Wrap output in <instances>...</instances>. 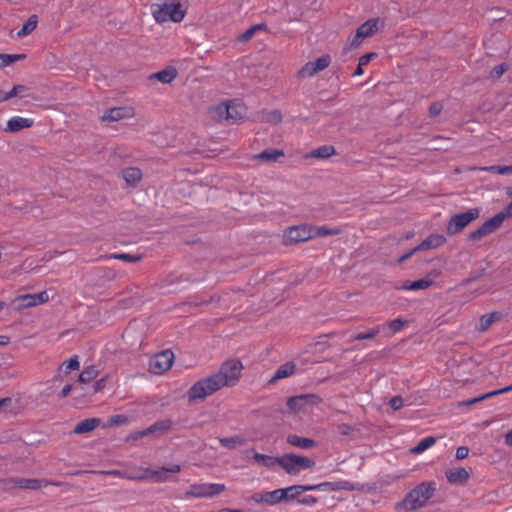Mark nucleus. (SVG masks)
Returning <instances> with one entry per match:
<instances>
[{"label": "nucleus", "mask_w": 512, "mask_h": 512, "mask_svg": "<svg viewBox=\"0 0 512 512\" xmlns=\"http://www.w3.org/2000/svg\"><path fill=\"white\" fill-rule=\"evenodd\" d=\"M71 391H72V385L68 384V385L63 387V389L60 392V396L62 398H65V397H67L70 394Z\"/></svg>", "instance_id": "60"}, {"label": "nucleus", "mask_w": 512, "mask_h": 512, "mask_svg": "<svg viewBox=\"0 0 512 512\" xmlns=\"http://www.w3.org/2000/svg\"><path fill=\"white\" fill-rule=\"evenodd\" d=\"M284 156V152L279 149L271 148L266 149L255 156V159L264 162H276L279 158Z\"/></svg>", "instance_id": "28"}, {"label": "nucleus", "mask_w": 512, "mask_h": 512, "mask_svg": "<svg viewBox=\"0 0 512 512\" xmlns=\"http://www.w3.org/2000/svg\"><path fill=\"white\" fill-rule=\"evenodd\" d=\"M32 123L31 119L15 116L8 120L6 131L18 132L24 128L31 127Z\"/></svg>", "instance_id": "24"}, {"label": "nucleus", "mask_w": 512, "mask_h": 512, "mask_svg": "<svg viewBox=\"0 0 512 512\" xmlns=\"http://www.w3.org/2000/svg\"><path fill=\"white\" fill-rule=\"evenodd\" d=\"M352 427L348 424H340L338 426V432L342 435H349L352 432Z\"/></svg>", "instance_id": "57"}, {"label": "nucleus", "mask_w": 512, "mask_h": 512, "mask_svg": "<svg viewBox=\"0 0 512 512\" xmlns=\"http://www.w3.org/2000/svg\"><path fill=\"white\" fill-rule=\"evenodd\" d=\"M446 242V238L443 235L432 234L428 236L425 240H423L418 246L415 247V250H428L435 249L442 246Z\"/></svg>", "instance_id": "19"}, {"label": "nucleus", "mask_w": 512, "mask_h": 512, "mask_svg": "<svg viewBox=\"0 0 512 512\" xmlns=\"http://www.w3.org/2000/svg\"><path fill=\"white\" fill-rule=\"evenodd\" d=\"M381 331L380 326L373 327L369 329L367 332L357 334L353 340H367L375 338Z\"/></svg>", "instance_id": "44"}, {"label": "nucleus", "mask_w": 512, "mask_h": 512, "mask_svg": "<svg viewBox=\"0 0 512 512\" xmlns=\"http://www.w3.org/2000/svg\"><path fill=\"white\" fill-rule=\"evenodd\" d=\"M177 77V70L174 67H167L149 76V80H158L161 83L169 84Z\"/></svg>", "instance_id": "22"}, {"label": "nucleus", "mask_w": 512, "mask_h": 512, "mask_svg": "<svg viewBox=\"0 0 512 512\" xmlns=\"http://www.w3.org/2000/svg\"><path fill=\"white\" fill-rule=\"evenodd\" d=\"M135 116V110L129 106L114 107L106 110L101 116V120L105 122L120 121L130 119Z\"/></svg>", "instance_id": "14"}, {"label": "nucleus", "mask_w": 512, "mask_h": 512, "mask_svg": "<svg viewBox=\"0 0 512 512\" xmlns=\"http://www.w3.org/2000/svg\"><path fill=\"white\" fill-rule=\"evenodd\" d=\"M64 367L65 369V373H69L70 371H73V370H78L79 367H80V363L78 361V358L77 356L69 359L68 361H65L62 363L60 369H62Z\"/></svg>", "instance_id": "47"}, {"label": "nucleus", "mask_w": 512, "mask_h": 512, "mask_svg": "<svg viewBox=\"0 0 512 512\" xmlns=\"http://www.w3.org/2000/svg\"><path fill=\"white\" fill-rule=\"evenodd\" d=\"M331 63L329 55H324L315 61L307 62L298 72L297 77L305 79L314 76L320 71L326 69Z\"/></svg>", "instance_id": "12"}, {"label": "nucleus", "mask_w": 512, "mask_h": 512, "mask_svg": "<svg viewBox=\"0 0 512 512\" xmlns=\"http://www.w3.org/2000/svg\"><path fill=\"white\" fill-rule=\"evenodd\" d=\"M330 485L329 482H324L316 485H293L287 488H284L286 490V500L287 499H295L300 494L312 491V490H326V487Z\"/></svg>", "instance_id": "17"}, {"label": "nucleus", "mask_w": 512, "mask_h": 512, "mask_svg": "<svg viewBox=\"0 0 512 512\" xmlns=\"http://www.w3.org/2000/svg\"><path fill=\"white\" fill-rule=\"evenodd\" d=\"M180 470H181L180 465L176 464V465H172L168 468H162L159 471H147V473L145 475L139 476L136 478L137 479H146L149 477H154L156 481L162 482L167 479L166 475H165L166 472L178 473V472H180ZM130 478L132 479L133 477H130Z\"/></svg>", "instance_id": "23"}, {"label": "nucleus", "mask_w": 512, "mask_h": 512, "mask_svg": "<svg viewBox=\"0 0 512 512\" xmlns=\"http://www.w3.org/2000/svg\"><path fill=\"white\" fill-rule=\"evenodd\" d=\"M151 12L158 23L167 21L181 22L185 17V11L180 3L153 4Z\"/></svg>", "instance_id": "2"}, {"label": "nucleus", "mask_w": 512, "mask_h": 512, "mask_svg": "<svg viewBox=\"0 0 512 512\" xmlns=\"http://www.w3.org/2000/svg\"><path fill=\"white\" fill-rule=\"evenodd\" d=\"M500 318V314L497 312H493L490 314L483 315L480 318L478 331L484 332L490 328V326Z\"/></svg>", "instance_id": "35"}, {"label": "nucleus", "mask_w": 512, "mask_h": 512, "mask_svg": "<svg viewBox=\"0 0 512 512\" xmlns=\"http://www.w3.org/2000/svg\"><path fill=\"white\" fill-rule=\"evenodd\" d=\"M37 23H38L37 16L32 15L28 19V21L23 25V27L17 32V37L24 38L27 35H29L32 31L35 30V28L37 27Z\"/></svg>", "instance_id": "37"}, {"label": "nucleus", "mask_w": 512, "mask_h": 512, "mask_svg": "<svg viewBox=\"0 0 512 512\" xmlns=\"http://www.w3.org/2000/svg\"><path fill=\"white\" fill-rule=\"evenodd\" d=\"M512 391V383L502 389H498V390H494V391H491V392H488L486 394H483L479 397H476V398H473L471 400H468V401H464L462 403H460V405H466V406H469V405H472V404H475V403H478L480 401H483L485 399H489L491 397H494L496 395H500V394H504V393H508Z\"/></svg>", "instance_id": "27"}, {"label": "nucleus", "mask_w": 512, "mask_h": 512, "mask_svg": "<svg viewBox=\"0 0 512 512\" xmlns=\"http://www.w3.org/2000/svg\"><path fill=\"white\" fill-rule=\"evenodd\" d=\"M404 400L400 396H395L390 400V406L393 410H399L403 407Z\"/></svg>", "instance_id": "52"}, {"label": "nucleus", "mask_w": 512, "mask_h": 512, "mask_svg": "<svg viewBox=\"0 0 512 512\" xmlns=\"http://www.w3.org/2000/svg\"><path fill=\"white\" fill-rule=\"evenodd\" d=\"M509 66L506 63L496 65L490 72L489 78L496 80L499 79L507 70Z\"/></svg>", "instance_id": "46"}, {"label": "nucleus", "mask_w": 512, "mask_h": 512, "mask_svg": "<svg viewBox=\"0 0 512 512\" xmlns=\"http://www.w3.org/2000/svg\"><path fill=\"white\" fill-rule=\"evenodd\" d=\"M419 250H415V248H413L411 251H409L408 253L402 255L399 259H398V262L399 263H402L406 260H408L412 255H414L416 252H418Z\"/></svg>", "instance_id": "59"}, {"label": "nucleus", "mask_w": 512, "mask_h": 512, "mask_svg": "<svg viewBox=\"0 0 512 512\" xmlns=\"http://www.w3.org/2000/svg\"><path fill=\"white\" fill-rule=\"evenodd\" d=\"M98 376L97 369L91 365L86 367L78 376V380L82 383H89Z\"/></svg>", "instance_id": "40"}, {"label": "nucleus", "mask_w": 512, "mask_h": 512, "mask_svg": "<svg viewBox=\"0 0 512 512\" xmlns=\"http://www.w3.org/2000/svg\"><path fill=\"white\" fill-rule=\"evenodd\" d=\"M172 425H173V421L170 420V419H165V420H162V421L155 422L154 424H152L148 428L136 432L134 438L138 439V438L146 437V436H148L150 434H154V433H164V432H167L168 430H170Z\"/></svg>", "instance_id": "18"}, {"label": "nucleus", "mask_w": 512, "mask_h": 512, "mask_svg": "<svg viewBox=\"0 0 512 512\" xmlns=\"http://www.w3.org/2000/svg\"><path fill=\"white\" fill-rule=\"evenodd\" d=\"M512 216V201L494 217L499 219V224L502 225L503 221Z\"/></svg>", "instance_id": "51"}, {"label": "nucleus", "mask_w": 512, "mask_h": 512, "mask_svg": "<svg viewBox=\"0 0 512 512\" xmlns=\"http://www.w3.org/2000/svg\"><path fill=\"white\" fill-rule=\"evenodd\" d=\"M278 465L281 466L286 473L298 475L301 470L313 468L315 462L306 456L287 453L279 457Z\"/></svg>", "instance_id": "5"}, {"label": "nucleus", "mask_w": 512, "mask_h": 512, "mask_svg": "<svg viewBox=\"0 0 512 512\" xmlns=\"http://www.w3.org/2000/svg\"><path fill=\"white\" fill-rule=\"evenodd\" d=\"M122 176L129 185L134 186L140 182L142 178V172L139 168L129 167L122 171Z\"/></svg>", "instance_id": "30"}, {"label": "nucleus", "mask_w": 512, "mask_h": 512, "mask_svg": "<svg viewBox=\"0 0 512 512\" xmlns=\"http://www.w3.org/2000/svg\"><path fill=\"white\" fill-rule=\"evenodd\" d=\"M340 233V229L338 228H327L325 226H313V238L318 236H329V235H338Z\"/></svg>", "instance_id": "42"}, {"label": "nucleus", "mask_w": 512, "mask_h": 512, "mask_svg": "<svg viewBox=\"0 0 512 512\" xmlns=\"http://www.w3.org/2000/svg\"><path fill=\"white\" fill-rule=\"evenodd\" d=\"M505 443L508 446H512V430H510L505 436Z\"/></svg>", "instance_id": "62"}, {"label": "nucleus", "mask_w": 512, "mask_h": 512, "mask_svg": "<svg viewBox=\"0 0 512 512\" xmlns=\"http://www.w3.org/2000/svg\"><path fill=\"white\" fill-rule=\"evenodd\" d=\"M441 110H442V107H441V105H440V104H438V103H434V104H432V105L430 106V109H429L430 114H431L432 116H437V115H439V114H440V112H441Z\"/></svg>", "instance_id": "58"}, {"label": "nucleus", "mask_w": 512, "mask_h": 512, "mask_svg": "<svg viewBox=\"0 0 512 512\" xmlns=\"http://www.w3.org/2000/svg\"><path fill=\"white\" fill-rule=\"evenodd\" d=\"M286 440L287 443H289L290 445L301 449H310L316 445L314 440L310 438L300 437L298 435H289Z\"/></svg>", "instance_id": "26"}, {"label": "nucleus", "mask_w": 512, "mask_h": 512, "mask_svg": "<svg viewBox=\"0 0 512 512\" xmlns=\"http://www.w3.org/2000/svg\"><path fill=\"white\" fill-rule=\"evenodd\" d=\"M468 454H469V449L466 446H460L456 450V458L458 460L465 459L468 456Z\"/></svg>", "instance_id": "53"}, {"label": "nucleus", "mask_w": 512, "mask_h": 512, "mask_svg": "<svg viewBox=\"0 0 512 512\" xmlns=\"http://www.w3.org/2000/svg\"><path fill=\"white\" fill-rule=\"evenodd\" d=\"M432 280L428 278L419 279L414 282H407L403 286L400 287V289L403 290H424L431 286Z\"/></svg>", "instance_id": "36"}, {"label": "nucleus", "mask_w": 512, "mask_h": 512, "mask_svg": "<svg viewBox=\"0 0 512 512\" xmlns=\"http://www.w3.org/2000/svg\"><path fill=\"white\" fill-rule=\"evenodd\" d=\"M406 323H407L406 320H404L402 318H396L394 320H391L388 323V326L391 329L392 333H397L404 328Z\"/></svg>", "instance_id": "49"}, {"label": "nucleus", "mask_w": 512, "mask_h": 512, "mask_svg": "<svg viewBox=\"0 0 512 512\" xmlns=\"http://www.w3.org/2000/svg\"><path fill=\"white\" fill-rule=\"evenodd\" d=\"M49 300L48 293L42 291L35 294H24L17 296L11 301V305L15 310H23L25 308L34 307L40 304H44Z\"/></svg>", "instance_id": "8"}, {"label": "nucleus", "mask_w": 512, "mask_h": 512, "mask_svg": "<svg viewBox=\"0 0 512 512\" xmlns=\"http://www.w3.org/2000/svg\"><path fill=\"white\" fill-rule=\"evenodd\" d=\"M10 342V339L8 336L0 335V346H5Z\"/></svg>", "instance_id": "63"}, {"label": "nucleus", "mask_w": 512, "mask_h": 512, "mask_svg": "<svg viewBox=\"0 0 512 512\" xmlns=\"http://www.w3.org/2000/svg\"><path fill=\"white\" fill-rule=\"evenodd\" d=\"M298 502L303 505L312 506L318 502V499L314 496H306V497L299 499Z\"/></svg>", "instance_id": "54"}, {"label": "nucleus", "mask_w": 512, "mask_h": 512, "mask_svg": "<svg viewBox=\"0 0 512 512\" xmlns=\"http://www.w3.org/2000/svg\"><path fill=\"white\" fill-rule=\"evenodd\" d=\"M242 369L243 365L240 360L231 359L224 362L221 365L220 370L213 375L215 376L221 388L226 386H234L240 379Z\"/></svg>", "instance_id": "3"}, {"label": "nucleus", "mask_w": 512, "mask_h": 512, "mask_svg": "<svg viewBox=\"0 0 512 512\" xmlns=\"http://www.w3.org/2000/svg\"><path fill=\"white\" fill-rule=\"evenodd\" d=\"M25 91L26 87L24 85H15L9 92H4L5 101L11 99L12 97L22 95V93Z\"/></svg>", "instance_id": "50"}, {"label": "nucleus", "mask_w": 512, "mask_h": 512, "mask_svg": "<svg viewBox=\"0 0 512 512\" xmlns=\"http://www.w3.org/2000/svg\"><path fill=\"white\" fill-rule=\"evenodd\" d=\"M322 402L320 396L316 394H302L290 397L287 400V406L295 412L305 411L309 407L317 406Z\"/></svg>", "instance_id": "11"}, {"label": "nucleus", "mask_w": 512, "mask_h": 512, "mask_svg": "<svg viewBox=\"0 0 512 512\" xmlns=\"http://www.w3.org/2000/svg\"><path fill=\"white\" fill-rule=\"evenodd\" d=\"M245 115V108L234 102L229 103V115H227V120H239L243 118Z\"/></svg>", "instance_id": "38"}, {"label": "nucleus", "mask_w": 512, "mask_h": 512, "mask_svg": "<svg viewBox=\"0 0 512 512\" xmlns=\"http://www.w3.org/2000/svg\"><path fill=\"white\" fill-rule=\"evenodd\" d=\"M173 361L174 354L171 350L162 351L150 359L149 370L153 374L160 375L171 368Z\"/></svg>", "instance_id": "10"}, {"label": "nucleus", "mask_w": 512, "mask_h": 512, "mask_svg": "<svg viewBox=\"0 0 512 512\" xmlns=\"http://www.w3.org/2000/svg\"><path fill=\"white\" fill-rule=\"evenodd\" d=\"M479 170L497 173V174H501V175H506V174H512V165H508V166L493 165V166L481 167V168H479Z\"/></svg>", "instance_id": "43"}, {"label": "nucleus", "mask_w": 512, "mask_h": 512, "mask_svg": "<svg viewBox=\"0 0 512 512\" xmlns=\"http://www.w3.org/2000/svg\"><path fill=\"white\" fill-rule=\"evenodd\" d=\"M436 440L434 437L429 436L421 439L419 443L411 449V452L414 454H420L427 450L428 448L432 447L435 444Z\"/></svg>", "instance_id": "39"}, {"label": "nucleus", "mask_w": 512, "mask_h": 512, "mask_svg": "<svg viewBox=\"0 0 512 512\" xmlns=\"http://www.w3.org/2000/svg\"><path fill=\"white\" fill-rule=\"evenodd\" d=\"M220 444L227 449H235L246 444V439L236 435L232 437H223L219 439Z\"/></svg>", "instance_id": "31"}, {"label": "nucleus", "mask_w": 512, "mask_h": 512, "mask_svg": "<svg viewBox=\"0 0 512 512\" xmlns=\"http://www.w3.org/2000/svg\"><path fill=\"white\" fill-rule=\"evenodd\" d=\"M364 38L365 37L363 35H360V32L357 30L356 34L354 35V37L351 40V46H353V47L359 46L362 43Z\"/></svg>", "instance_id": "56"}, {"label": "nucleus", "mask_w": 512, "mask_h": 512, "mask_svg": "<svg viewBox=\"0 0 512 512\" xmlns=\"http://www.w3.org/2000/svg\"><path fill=\"white\" fill-rule=\"evenodd\" d=\"M221 389L218 381L214 375L201 379L194 383L187 392L188 401L194 403L199 400H204L207 396L212 395Z\"/></svg>", "instance_id": "4"}, {"label": "nucleus", "mask_w": 512, "mask_h": 512, "mask_svg": "<svg viewBox=\"0 0 512 512\" xmlns=\"http://www.w3.org/2000/svg\"><path fill=\"white\" fill-rule=\"evenodd\" d=\"M253 459L260 465L267 467V468H273L276 465H278L279 457L269 456L265 454H261L258 452H255L253 455Z\"/></svg>", "instance_id": "33"}, {"label": "nucleus", "mask_w": 512, "mask_h": 512, "mask_svg": "<svg viewBox=\"0 0 512 512\" xmlns=\"http://www.w3.org/2000/svg\"><path fill=\"white\" fill-rule=\"evenodd\" d=\"M435 487L431 483L423 482L412 489L399 504L406 511H412L423 507L433 496Z\"/></svg>", "instance_id": "1"}, {"label": "nucleus", "mask_w": 512, "mask_h": 512, "mask_svg": "<svg viewBox=\"0 0 512 512\" xmlns=\"http://www.w3.org/2000/svg\"><path fill=\"white\" fill-rule=\"evenodd\" d=\"M24 58V54H0V68L10 66L14 62Z\"/></svg>", "instance_id": "41"}, {"label": "nucleus", "mask_w": 512, "mask_h": 512, "mask_svg": "<svg viewBox=\"0 0 512 512\" xmlns=\"http://www.w3.org/2000/svg\"><path fill=\"white\" fill-rule=\"evenodd\" d=\"M336 153L335 148L331 145L320 146L308 154V157L326 159Z\"/></svg>", "instance_id": "32"}, {"label": "nucleus", "mask_w": 512, "mask_h": 512, "mask_svg": "<svg viewBox=\"0 0 512 512\" xmlns=\"http://www.w3.org/2000/svg\"><path fill=\"white\" fill-rule=\"evenodd\" d=\"M296 371V364L294 362H287L278 367L269 383L273 384L277 381L292 376Z\"/></svg>", "instance_id": "21"}, {"label": "nucleus", "mask_w": 512, "mask_h": 512, "mask_svg": "<svg viewBox=\"0 0 512 512\" xmlns=\"http://www.w3.org/2000/svg\"><path fill=\"white\" fill-rule=\"evenodd\" d=\"M446 478L451 484H465L470 474L465 468L451 469L446 472Z\"/></svg>", "instance_id": "20"}, {"label": "nucleus", "mask_w": 512, "mask_h": 512, "mask_svg": "<svg viewBox=\"0 0 512 512\" xmlns=\"http://www.w3.org/2000/svg\"><path fill=\"white\" fill-rule=\"evenodd\" d=\"M12 400L11 398H1L0 399V412L7 406L11 404Z\"/></svg>", "instance_id": "61"}, {"label": "nucleus", "mask_w": 512, "mask_h": 512, "mask_svg": "<svg viewBox=\"0 0 512 512\" xmlns=\"http://www.w3.org/2000/svg\"><path fill=\"white\" fill-rule=\"evenodd\" d=\"M480 215L478 208H472L464 213L455 214L450 218L447 225V231L450 234H456L462 231L472 221L476 220Z\"/></svg>", "instance_id": "7"}, {"label": "nucleus", "mask_w": 512, "mask_h": 512, "mask_svg": "<svg viewBox=\"0 0 512 512\" xmlns=\"http://www.w3.org/2000/svg\"><path fill=\"white\" fill-rule=\"evenodd\" d=\"M376 56V53H367L359 58V66L367 65L372 58Z\"/></svg>", "instance_id": "55"}, {"label": "nucleus", "mask_w": 512, "mask_h": 512, "mask_svg": "<svg viewBox=\"0 0 512 512\" xmlns=\"http://www.w3.org/2000/svg\"><path fill=\"white\" fill-rule=\"evenodd\" d=\"M286 490L284 488L276 489L270 492L259 493L253 496V500L258 503L275 505L286 500Z\"/></svg>", "instance_id": "16"}, {"label": "nucleus", "mask_w": 512, "mask_h": 512, "mask_svg": "<svg viewBox=\"0 0 512 512\" xmlns=\"http://www.w3.org/2000/svg\"><path fill=\"white\" fill-rule=\"evenodd\" d=\"M225 490V485L220 483L194 484L186 492L187 497L208 498L220 494Z\"/></svg>", "instance_id": "9"}, {"label": "nucleus", "mask_w": 512, "mask_h": 512, "mask_svg": "<svg viewBox=\"0 0 512 512\" xmlns=\"http://www.w3.org/2000/svg\"><path fill=\"white\" fill-rule=\"evenodd\" d=\"M114 259L122 260L129 263H135L141 260L140 255H133L129 253L114 254L111 256Z\"/></svg>", "instance_id": "48"}, {"label": "nucleus", "mask_w": 512, "mask_h": 512, "mask_svg": "<svg viewBox=\"0 0 512 512\" xmlns=\"http://www.w3.org/2000/svg\"><path fill=\"white\" fill-rule=\"evenodd\" d=\"M211 118L215 121L221 122L227 120L229 115V103H221L210 109Z\"/></svg>", "instance_id": "29"}, {"label": "nucleus", "mask_w": 512, "mask_h": 512, "mask_svg": "<svg viewBox=\"0 0 512 512\" xmlns=\"http://www.w3.org/2000/svg\"><path fill=\"white\" fill-rule=\"evenodd\" d=\"M310 239H313V226L307 224L289 227L283 234L285 245H294Z\"/></svg>", "instance_id": "6"}, {"label": "nucleus", "mask_w": 512, "mask_h": 512, "mask_svg": "<svg viewBox=\"0 0 512 512\" xmlns=\"http://www.w3.org/2000/svg\"><path fill=\"white\" fill-rule=\"evenodd\" d=\"M378 22V19L367 20L358 28L360 35H363L365 38L373 35L378 29Z\"/></svg>", "instance_id": "34"}, {"label": "nucleus", "mask_w": 512, "mask_h": 512, "mask_svg": "<svg viewBox=\"0 0 512 512\" xmlns=\"http://www.w3.org/2000/svg\"><path fill=\"white\" fill-rule=\"evenodd\" d=\"M99 418H88L83 421H80L74 428L73 432L75 434H84L93 431L100 424Z\"/></svg>", "instance_id": "25"}, {"label": "nucleus", "mask_w": 512, "mask_h": 512, "mask_svg": "<svg viewBox=\"0 0 512 512\" xmlns=\"http://www.w3.org/2000/svg\"><path fill=\"white\" fill-rule=\"evenodd\" d=\"M47 485L48 482L39 479L11 478L5 481V487L7 489L20 488L37 490Z\"/></svg>", "instance_id": "13"}, {"label": "nucleus", "mask_w": 512, "mask_h": 512, "mask_svg": "<svg viewBox=\"0 0 512 512\" xmlns=\"http://www.w3.org/2000/svg\"><path fill=\"white\" fill-rule=\"evenodd\" d=\"M363 66H357L355 72H354V76H361L363 73H364V70L362 68Z\"/></svg>", "instance_id": "64"}, {"label": "nucleus", "mask_w": 512, "mask_h": 512, "mask_svg": "<svg viewBox=\"0 0 512 512\" xmlns=\"http://www.w3.org/2000/svg\"><path fill=\"white\" fill-rule=\"evenodd\" d=\"M500 226L499 219L493 216L489 220L485 221L478 229L471 232L469 239L471 241H478L497 230Z\"/></svg>", "instance_id": "15"}, {"label": "nucleus", "mask_w": 512, "mask_h": 512, "mask_svg": "<svg viewBox=\"0 0 512 512\" xmlns=\"http://www.w3.org/2000/svg\"><path fill=\"white\" fill-rule=\"evenodd\" d=\"M265 29V25L264 24H257V25H254L252 27H250L249 29H247L240 37H239V40L241 41H248L250 40L254 34L259 31V30H263Z\"/></svg>", "instance_id": "45"}]
</instances>
